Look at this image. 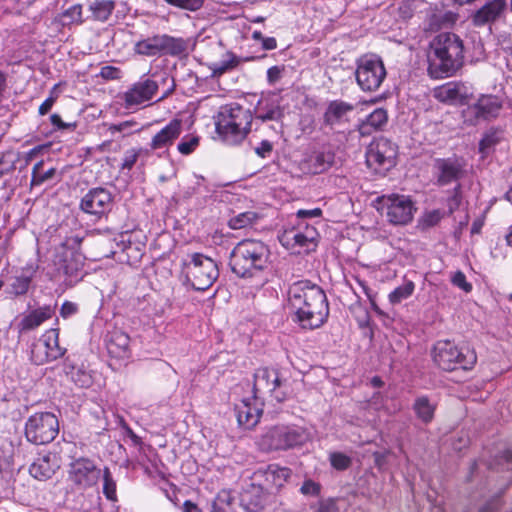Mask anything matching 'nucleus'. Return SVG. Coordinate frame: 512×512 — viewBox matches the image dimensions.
I'll list each match as a JSON object with an SVG mask.
<instances>
[{
  "label": "nucleus",
  "mask_w": 512,
  "mask_h": 512,
  "mask_svg": "<svg viewBox=\"0 0 512 512\" xmlns=\"http://www.w3.org/2000/svg\"><path fill=\"white\" fill-rule=\"evenodd\" d=\"M288 304L294 311V321L303 329H317L328 319L327 296L320 286L309 280H299L290 285Z\"/></svg>",
  "instance_id": "f257e3e1"
},
{
  "label": "nucleus",
  "mask_w": 512,
  "mask_h": 512,
  "mask_svg": "<svg viewBox=\"0 0 512 512\" xmlns=\"http://www.w3.org/2000/svg\"><path fill=\"white\" fill-rule=\"evenodd\" d=\"M428 63V73L433 78L449 77L455 74L464 63L462 39L452 32L436 35L430 43Z\"/></svg>",
  "instance_id": "f03ea898"
},
{
  "label": "nucleus",
  "mask_w": 512,
  "mask_h": 512,
  "mask_svg": "<svg viewBox=\"0 0 512 512\" xmlns=\"http://www.w3.org/2000/svg\"><path fill=\"white\" fill-rule=\"evenodd\" d=\"M269 246L258 239H243L230 253L229 265L234 274L242 278H253L269 267Z\"/></svg>",
  "instance_id": "7ed1b4c3"
},
{
  "label": "nucleus",
  "mask_w": 512,
  "mask_h": 512,
  "mask_svg": "<svg viewBox=\"0 0 512 512\" xmlns=\"http://www.w3.org/2000/svg\"><path fill=\"white\" fill-rule=\"evenodd\" d=\"M215 119V130L221 141L229 146L241 144L251 131L253 115L238 103H229L219 108Z\"/></svg>",
  "instance_id": "20e7f679"
},
{
  "label": "nucleus",
  "mask_w": 512,
  "mask_h": 512,
  "mask_svg": "<svg viewBox=\"0 0 512 512\" xmlns=\"http://www.w3.org/2000/svg\"><path fill=\"white\" fill-rule=\"evenodd\" d=\"M219 276L217 263L203 253H188L181 258L180 280L197 291L210 288Z\"/></svg>",
  "instance_id": "39448f33"
},
{
  "label": "nucleus",
  "mask_w": 512,
  "mask_h": 512,
  "mask_svg": "<svg viewBox=\"0 0 512 512\" xmlns=\"http://www.w3.org/2000/svg\"><path fill=\"white\" fill-rule=\"evenodd\" d=\"M305 428L294 424H278L267 429L258 439L262 451H285L304 445L308 440Z\"/></svg>",
  "instance_id": "423d86ee"
},
{
  "label": "nucleus",
  "mask_w": 512,
  "mask_h": 512,
  "mask_svg": "<svg viewBox=\"0 0 512 512\" xmlns=\"http://www.w3.org/2000/svg\"><path fill=\"white\" fill-rule=\"evenodd\" d=\"M376 210L393 225H407L417 211L414 201L408 195L385 194L374 200Z\"/></svg>",
  "instance_id": "0eeeda50"
},
{
  "label": "nucleus",
  "mask_w": 512,
  "mask_h": 512,
  "mask_svg": "<svg viewBox=\"0 0 512 512\" xmlns=\"http://www.w3.org/2000/svg\"><path fill=\"white\" fill-rule=\"evenodd\" d=\"M432 357L435 364L446 371L458 368L471 369L477 361L476 353L469 348H458L449 340L438 341L433 348Z\"/></svg>",
  "instance_id": "6e6552de"
},
{
  "label": "nucleus",
  "mask_w": 512,
  "mask_h": 512,
  "mask_svg": "<svg viewBox=\"0 0 512 512\" xmlns=\"http://www.w3.org/2000/svg\"><path fill=\"white\" fill-rule=\"evenodd\" d=\"M387 76L382 59L374 54H367L356 61L355 78L363 92H375Z\"/></svg>",
  "instance_id": "1a4fd4ad"
},
{
  "label": "nucleus",
  "mask_w": 512,
  "mask_h": 512,
  "mask_svg": "<svg viewBox=\"0 0 512 512\" xmlns=\"http://www.w3.org/2000/svg\"><path fill=\"white\" fill-rule=\"evenodd\" d=\"M59 433V422L51 412H36L25 423V437L35 445L52 442Z\"/></svg>",
  "instance_id": "9d476101"
},
{
  "label": "nucleus",
  "mask_w": 512,
  "mask_h": 512,
  "mask_svg": "<svg viewBox=\"0 0 512 512\" xmlns=\"http://www.w3.org/2000/svg\"><path fill=\"white\" fill-rule=\"evenodd\" d=\"M396 156V145L389 139L380 137L369 144L366 151V163L375 172L382 173L395 165Z\"/></svg>",
  "instance_id": "9b49d317"
},
{
  "label": "nucleus",
  "mask_w": 512,
  "mask_h": 512,
  "mask_svg": "<svg viewBox=\"0 0 512 512\" xmlns=\"http://www.w3.org/2000/svg\"><path fill=\"white\" fill-rule=\"evenodd\" d=\"M502 108L503 101L500 97L492 94H482L475 103L468 105L463 110V117L466 122L476 125L482 121L497 118Z\"/></svg>",
  "instance_id": "f8f14e48"
},
{
  "label": "nucleus",
  "mask_w": 512,
  "mask_h": 512,
  "mask_svg": "<svg viewBox=\"0 0 512 512\" xmlns=\"http://www.w3.org/2000/svg\"><path fill=\"white\" fill-rule=\"evenodd\" d=\"M65 349L59 345V330H47L31 348V360L36 365H43L62 357Z\"/></svg>",
  "instance_id": "ddd939ff"
},
{
  "label": "nucleus",
  "mask_w": 512,
  "mask_h": 512,
  "mask_svg": "<svg viewBox=\"0 0 512 512\" xmlns=\"http://www.w3.org/2000/svg\"><path fill=\"white\" fill-rule=\"evenodd\" d=\"M82 239L78 236L67 237L58 254L59 269L67 276L76 277L84 267L85 257L80 251Z\"/></svg>",
  "instance_id": "4468645a"
},
{
  "label": "nucleus",
  "mask_w": 512,
  "mask_h": 512,
  "mask_svg": "<svg viewBox=\"0 0 512 512\" xmlns=\"http://www.w3.org/2000/svg\"><path fill=\"white\" fill-rule=\"evenodd\" d=\"M317 231L314 227L305 225L285 230L279 237L281 244L292 253L308 252L316 246Z\"/></svg>",
  "instance_id": "2eb2a0df"
},
{
  "label": "nucleus",
  "mask_w": 512,
  "mask_h": 512,
  "mask_svg": "<svg viewBox=\"0 0 512 512\" xmlns=\"http://www.w3.org/2000/svg\"><path fill=\"white\" fill-rule=\"evenodd\" d=\"M281 386L279 373L276 369L261 367L254 373L253 393L262 400L266 395H270L277 401H282L285 395L278 389Z\"/></svg>",
  "instance_id": "dca6fc26"
},
{
  "label": "nucleus",
  "mask_w": 512,
  "mask_h": 512,
  "mask_svg": "<svg viewBox=\"0 0 512 512\" xmlns=\"http://www.w3.org/2000/svg\"><path fill=\"white\" fill-rule=\"evenodd\" d=\"M158 91L156 81L142 76L139 81L132 84L122 95L124 106L127 109L145 105L151 101Z\"/></svg>",
  "instance_id": "f3484780"
},
{
  "label": "nucleus",
  "mask_w": 512,
  "mask_h": 512,
  "mask_svg": "<svg viewBox=\"0 0 512 512\" xmlns=\"http://www.w3.org/2000/svg\"><path fill=\"white\" fill-rule=\"evenodd\" d=\"M183 130V122L181 119L174 118L170 120L164 127L156 132L148 146L149 151L157 152L159 155L168 152L175 141L180 137Z\"/></svg>",
  "instance_id": "a211bd4d"
},
{
  "label": "nucleus",
  "mask_w": 512,
  "mask_h": 512,
  "mask_svg": "<svg viewBox=\"0 0 512 512\" xmlns=\"http://www.w3.org/2000/svg\"><path fill=\"white\" fill-rule=\"evenodd\" d=\"M111 193L101 187L90 189L81 199L80 208L83 212L102 216L112 208Z\"/></svg>",
  "instance_id": "6ab92c4d"
},
{
  "label": "nucleus",
  "mask_w": 512,
  "mask_h": 512,
  "mask_svg": "<svg viewBox=\"0 0 512 512\" xmlns=\"http://www.w3.org/2000/svg\"><path fill=\"white\" fill-rule=\"evenodd\" d=\"M69 476L73 480H109V472L103 470L93 460L77 458L70 463Z\"/></svg>",
  "instance_id": "aec40b11"
},
{
  "label": "nucleus",
  "mask_w": 512,
  "mask_h": 512,
  "mask_svg": "<svg viewBox=\"0 0 512 512\" xmlns=\"http://www.w3.org/2000/svg\"><path fill=\"white\" fill-rule=\"evenodd\" d=\"M238 424L246 429L255 427L263 412V401L258 396L244 398L235 407Z\"/></svg>",
  "instance_id": "412c9836"
},
{
  "label": "nucleus",
  "mask_w": 512,
  "mask_h": 512,
  "mask_svg": "<svg viewBox=\"0 0 512 512\" xmlns=\"http://www.w3.org/2000/svg\"><path fill=\"white\" fill-rule=\"evenodd\" d=\"M506 0H487L483 6L471 15L472 24L482 27L496 22L506 11Z\"/></svg>",
  "instance_id": "4be33fe9"
},
{
  "label": "nucleus",
  "mask_w": 512,
  "mask_h": 512,
  "mask_svg": "<svg viewBox=\"0 0 512 512\" xmlns=\"http://www.w3.org/2000/svg\"><path fill=\"white\" fill-rule=\"evenodd\" d=\"M106 349L110 357L125 360L131 355L130 337L121 330H112L105 337Z\"/></svg>",
  "instance_id": "5701e85b"
},
{
  "label": "nucleus",
  "mask_w": 512,
  "mask_h": 512,
  "mask_svg": "<svg viewBox=\"0 0 512 512\" xmlns=\"http://www.w3.org/2000/svg\"><path fill=\"white\" fill-rule=\"evenodd\" d=\"M55 307L56 306L52 305H44L24 315L16 324L18 332L22 334L41 326L55 314Z\"/></svg>",
  "instance_id": "b1692460"
},
{
  "label": "nucleus",
  "mask_w": 512,
  "mask_h": 512,
  "mask_svg": "<svg viewBox=\"0 0 512 512\" xmlns=\"http://www.w3.org/2000/svg\"><path fill=\"white\" fill-rule=\"evenodd\" d=\"M434 97L443 103H465L468 99L467 87L458 82H447L433 91Z\"/></svg>",
  "instance_id": "393cba45"
},
{
  "label": "nucleus",
  "mask_w": 512,
  "mask_h": 512,
  "mask_svg": "<svg viewBox=\"0 0 512 512\" xmlns=\"http://www.w3.org/2000/svg\"><path fill=\"white\" fill-rule=\"evenodd\" d=\"M483 467L494 471H510L512 470V449H505L499 452L490 462L480 459L473 465V471H481ZM478 472H473V477H478Z\"/></svg>",
  "instance_id": "a878e982"
},
{
  "label": "nucleus",
  "mask_w": 512,
  "mask_h": 512,
  "mask_svg": "<svg viewBox=\"0 0 512 512\" xmlns=\"http://www.w3.org/2000/svg\"><path fill=\"white\" fill-rule=\"evenodd\" d=\"M435 167L438 171L437 181L441 185H446L457 180L462 172V165L457 159H437Z\"/></svg>",
  "instance_id": "bb28decb"
},
{
  "label": "nucleus",
  "mask_w": 512,
  "mask_h": 512,
  "mask_svg": "<svg viewBox=\"0 0 512 512\" xmlns=\"http://www.w3.org/2000/svg\"><path fill=\"white\" fill-rule=\"evenodd\" d=\"M387 122V111L384 108H377L360 123L359 132L362 136L371 135L373 132L382 130Z\"/></svg>",
  "instance_id": "cd10ccee"
},
{
  "label": "nucleus",
  "mask_w": 512,
  "mask_h": 512,
  "mask_svg": "<svg viewBox=\"0 0 512 512\" xmlns=\"http://www.w3.org/2000/svg\"><path fill=\"white\" fill-rule=\"evenodd\" d=\"M334 162L331 151H316L304 163V168L311 174H320L327 171Z\"/></svg>",
  "instance_id": "c85d7f7f"
},
{
  "label": "nucleus",
  "mask_w": 512,
  "mask_h": 512,
  "mask_svg": "<svg viewBox=\"0 0 512 512\" xmlns=\"http://www.w3.org/2000/svg\"><path fill=\"white\" fill-rule=\"evenodd\" d=\"M58 465L55 461L51 460L49 455L37 458L29 467V473L35 480H48L50 479Z\"/></svg>",
  "instance_id": "c756f323"
},
{
  "label": "nucleus",
  "mask_w": 512,
  "mask_h": 512,
  "mask_svg": "<svg viewBox=\"0 0 512 512\" xmlns=\"http://www.w3.org/2000/svg\"><path fill=\"white\" fill-rule=\"evenodd\" d=\"M354 106L342 100L331 101L324 114V121L328 125H335L342 122L348 113L352 112Z\"/></svg>",
  "instance_id": "7c9ffc66"
},
{
  "label": "nucleus",
  "mask_w": 512,
  "mask_h": 512,
  "mask_svg": "<svg viewBox=\"0 0 512 512\" xmlns=\"http://www.w3.org/2000/svg\"><path fill=\"white\" fill-rule=\"evenodd\" d=\"M36 273L34 265H26L22 268L21 274L15 276L10 284L9 293L14 296H21L28 292L32 279Z\"/></svg>",
  "instance_id": "2f4dec72"
},
{
  "label": "nucleus",
  "mask_w": 512,
  "mask_h": 512,
  "mask_svg": "<svg viewBox=\"0 0 512 512\" xmlns=\"http://www.w3.org/2000/svg\"><path fill=\"white\" fill-rule=\"evenodd\" d=\"M292 476V471L286 466L277 463L259 467L253 474L254 478L264 480H287Z\"/></svg>",
  "instance_id": "473e14b6"
},
{
  "label": "nucleus",
  "mask_w": 512,
  "mask_h": 512,
  "mask_svg": "<svg viewBox=\"0 0 512 512\" xmlns=\"http://www.w3.org/2000/svg\"><path fill=\"white\" fill-rule=\"evenodd\" d=\"M116 7L114 0H94L89 4V11L92 19L99 22H106Z\"/></svg>",
  "instance_id": "72a5a7b5"
},
{
  "label": "nucleus",
  "mask_w": 512,
  "mask_h": 512,
  "mask_svg": "<svg viewBox=\"0 0 512 512\" xmlns=\"http://www.w3.org/2000/svg\"><path fill=\"white\" fill-rule=\"evenodd\" d=\"M283 112L278 103L262 98L257 106V118L261 121H277L281 119Z\"/></svg>",
  "instance_id": "f704fd0d"
},
{
  "label": "nucleus",
  "mask_w": 512,
  "mask_h": 512,
  "mask_svg": "<svg viewBox=\"0 0 512 512\" xmlns=\"http://www.w3.org/2000/svg\"><path fill=\"white\" fill-rule=\"evenodd\" d=\"M413 410L421 422L428 424L434 418L436 405L427 396H419L414 401Z\"/></svg>",
  "instance_id": "c9c22d12"
},
{
  "label": "nucleus",
  "mask_w": 512,
  "mask_h": 512,
  "mask_svg": "<svg viewBox=\"0 0 512 512\" xmlns=\"http://www.w3.org/2000/svg\"><path fill=\"white\" fill-rule=\"evenodd\" d=\"M134 51L136 54L148 57L161 54V35H154L137 41L134 45Z\"/></svg>",
  "instance_id": "e433bc0d"
},
{
  "label": "nucleus",
  "mask_w": 512,
  "mask_h": 512,
  "mask_svg": "<svg viewBox=\"0 0 512 512\" xmlns=\"http://www.w3.org/2000/svg\"><path fill=\"white\" fill-rule=\"evenodd\" d=\"M186 48V41L182 38H175L166 34L161 35V54L177 56L184 53Z\"/></svg>",
  "instance_id": "4c0bfd02"
},
{
  "label": "nucleus",
  "mask_w": 512,
  "mask_h": 512,
  "mask_svg": "<svg viewBox=\"0 0 512 512\" xmlns=\"http://www.w3.org/2000/svg\"><path fill=\"white\" fill-rule=\"evenodd\" d=\"M103 126L113 139H121L131 135L137 123L133 120H126L115 124H103Z\"/></svg>",
  "instance_id": "58836bf2"
},
{
  "label": "nucleus",
  "mask_w": 512,
  "mask_h": 512,
  "mask_svg": "<svg viewBox=\"0 0 512 512\" xmlns=\"http://www.w3.org/2000/svg\"><path fill=\"white\" fill-rule=\"evenodd\" d=\"M200 139L196 133L184 135L177 144V151L184 156L192 154L199 147Z\"/></svg>",
  "instance_id": "ea45409f"
},
{
  "label": "nucleus",
  "mask_w": 512,
  "mask_h": 512,
  "mask_svg": "<svg viewBox=\"0 0 512 512\" xmlns=\"http://www.w3.org/2000/svg\"><path fill=\"white\" fill-rule=\"evenodd\" d=\"M415 290V284L407 280L402 285L396 287L390 292L388 298L391 304H399L403 300L409 298Z\"/></svg>",
  "instance_id": "a19ab883"
},
{
  "label": "nucleus",
  "mask_w": 512,
  "mask_h": 512,
  "mask_svg": "<svg viewBox=\"0 0 512 512\" xmlns=\"http://www.w3.org/2000/svg\"><path fill=\"white\" fill-rule=\"evenodd\" d=\"M68 375L71 381L80 388H88L93 383V378L90 372L81 367H72Z\"/></svg>",
  "instance_id": "79ce46f5"
},
{
  "label": "nucleus",
  "mask_w": 512,
  "mask_h": 512,
  "mask_svg": "<svg viewBox=\"0 0 512 512\" xmlns=\"http://www.w3.org/2000/svg\"><path fill=\"white\" fill-rule=\"evenodd\" d=\"M234 499L235 498L230 491H220L213 502V512H231V506Z\"/></svg>",
  "instance_id": "37998d69"
},
{
  "label": "nucleus",
  "mask_w": 512,
  "mask_h": 512,
  "mask_svg": "<svg viewBox=\"0 0 512 512\" xmlns=\"http://www.w3.org/2000/svg\"><path fill=\"white\" fill-rule=\"evenodd\" d=\"M257 218V213L253 211L242 212L229 220V226L234 230L242 229L253 224Z\"/></svg>",
  "instance_id": "c03bdc74"
},
{
  "label": "nucleus",
  "mask_w": 512,
  "mask_h": 512,
  "mask_svg": "<svg viewBox=\"0 0 512 512\" xmlns=\"http://www.w3.org/2000/svg\"><path fill=\"white\" fill-rule=\"evenodd\" d=\"M61 21L63 25L82 24V6L80 4H75L66 9L61 14Z\"/></svg>",
  "instance_id": "a18cd8bd"
},
{
  "label": "nucleus",
  "mask_w": 512,
  "mask_h": 512,
  "mask_svg": "<svg viewBox=\"0 0 512 512\" xmlns=\"http://www.w3.org/2000/svg\"><path fill=\"white\" fill-rule=\"evenodd\" d=\"M43 166V161L37 162L32 169L31 185L39 186L47 180L54 177L56 173L55 168H50L44 173H40V169Z\"/></svg>",
  "instance_id": "49530a36"
},
{
  "label": "nucleus",
  "mask_w": 512,
  "mask_h": 512,
  "mask_svg": "<svg viewBox=\"0 0 512 512\" xmlns=\"http://www.w3.org/2000/svg\"><path fill=\"white\" fill-rule=\"evenodd\" d=\"M142 154H146V155L149 154V150L143 149V148H138V149L132 148V149L127 150L122 159L121 170L130 171L134 167L138 158Z\"/></svg>",
  "instance_id": "de8ad7c7"
},
{
  "label": "nucleus",
  "mask_w": 512,
  "mask_h": 512,
  "mask_svg": "<svg viewBox=\"0 0 512 512\" xmlns=\"http://www.w3.org/2000/svg\"><path fill=\"white\" fill-rule=\"evenodd\" d=\"M238 64L239 60L236 55L231 52H227L222 60L214 64L213 72L214 74L221 75L226 71L235 68Z\"/></svg>",
  "instance_id": "09e8293b"
},
{
  "label": "nucleus",
  "mask_w": 512,
  "mask_h": 512,
  "mask_svg": "<svg viewBox=\"0 0 512 512\" xmlns=\"http://www.w3.org/2000/svg\"><path fill=\"white\" fill-rule=\"evenodd\" d=\"M445 216V211H442L440 209H433L430 211H426L423 214L421 222L425 227H433L437 225Z\"/></svg>",
  "instance_id": "8fccbe9b"
},
{
  "label": "nucleus",
  "mask_w": 512,
  "mask_h": 512,
  "mask_svg": "<svg viewBox=\"0 0 512 512\" xmlns=\"http://www.w3.org/2000/svg\"><path fill=\"white\" fill-rule=\"evenodd\" d=\"M330 463L337 470H345L351 465V458L341 452H333L329 456Z\"/></svg>",
  "instance_id": "3c124183"
},
{
  "label": "nucleus",
  "mask_w": 512,
  "mask_h": 512,
  "mask_svg": "<svg viewBox=\"0 0 512 512\" xmlns=\"http://www.w3.org/2000/svg\"><path fill=\"white\" fill-rule=\"evenodd\" d=\"M462 201V196L460 192V185H457L452 194L446 199L447 211H445L446 215H451L454 213L460 206Z\"/></svg>",
  "instance_id": "603ef678"
},
{
  "label": "nucleus",
  "mask_w": 512,
  "mask_h": 512,
  "mask_svg": "<svg viewBox=\"0 0 512 512\" xmlns=\"http://www.w3.org/2000/svg\"><path fill=\"white\" fill-rule=\"evenodd\" d=\"M168 4L189 11H197L199 10L203 4L204 0H164Z\"/></svg>",
  "instance_id": "864d4df0"
},
{
  "label": "nucleus",
  "mask_w": 512,
  "mask_h": 512,
  "mask_svg": "<svg viewBox=\"0 0 512 512\" xmlns=\"http://www.w3.org/2000/svg\"><path fill=\"white\" fill-rule=\"evenodd\" d=\"M451 282L454 286L462 289L464 292H470L472 290L471 283L467 282L466 276L462 271H456L452 278Z\"/></svg>",
  "instance_id": "5fc2aeb1"
},
{
  "label": "nucleus",
  "mask_w": 512,
  "mask_h": 512,
  "mask_svg": "<svg viewBox=\"0 0 512 512\" xmlns=\"http://www.w3.org/2000/svg\"><path fill=\"white\" fill-rule=\"evenodd\" d=\"M51 124L54 126L55 130H70L74 131L77 127L76 122H64L60 115L52 114L50 116Z\"/></svg>",
  "instance_id": "6e6d98bb"
},
{
  "label": "nucleus",
  "mask_w": 512,
  "mask_h": 512,
  "mask_svg": "<svg viewBox=\"0 0 512 512\" xmlns=\"http://www.w3.org/2000/svg\"><path fill=\"white\" fill-rule=\"evenodd\" d=\"M58 85H55L52 91L50 92V96L43 101V103L39 106L38 112L41 116L46 115L54 103L57 100L58 95L54 92Z\"/></svg>",
  "instance_id": "4d7b16f0"
},
{
  "label": "nucleus",
  "mask_w": 512,
  "mask_h": 512,
  "mask_svg": "<svg viewBox=\"0 0 512 512\" xmlns=\"http://www.w3.org/2000/svg\"><path fill=\"white\" fill-rule=\"evenodd\" d=\"M78 312V305L71 301H64L60 308V316L67 319Z\"/></svg>",
  "instance_id": "13d9d810"
},
{
  "label": "nucleus",
  "mask_w": 512,
  "mask_h": 512,
  "mask_svg": "<svg viewBox=\"0 0 512 512\" xmlns=\"http://www.w3.org/2000/svg\"><path fill=\"white\" fill-rule=\"evenodd\" d=\"M120 74V69L114 66H104L100 70V76L108 80L118 79Z\"/></svg>",
  "instance_id": "bf43d9fd"
},
{
  "label": "nucleus",
  "mask_w": 512,
  "mask_h": 512,
  "mask_svg": "<svg viewBox=\"0 0 512 512\" xmlns=\"http://www.w3.org/2000/svg\"><path fill=\"white\" fill-rule=\"evenodd\" d=\"M498 141V135L497 132H491L487 133L483 139L480 141V150L485 151L486 149L490 148L491 146L495 145Z\"/></svg>",
  "instance_id": "052dcab7"
},
{
  "label": "nucleus",
  "mask_w": 512,
  "mask_h": 512,
  "mask_svg": "<svg viewBox=\"0 0 512 512\" xmlns=\"http://www.w3.org/2000/svg\"><path fill=\"white\" fill-rule=\"evenodd\" d=\"M339 509L336 505V501L333 498L321 501L319 507L315 512H338Z\"/></svg>",
  "instance_id": "680f3d73"
},
{
  "label": "nucleus",
  "mask_w": 512,
  "mask_h": 512,
  "mask_svg": "<svg viewBox=\"0 0 512 512\" xmlns=\"http://www.w3.org/2000/svg\"><path fill=\"white\" fill-rule=\"evenodd\" d=\"M321 486L319 482H303L300 491L304 495H317L320 492Z\"/></svg>",
  "instance_id": "e2e57ef3"
},
{
  "label": "nucleus",
  "mask_w": 512,
  "mask_h": 512,
  "mask_svg": "<svg viewBox=\"0 0 512 512\" xmlns=\"http://www.w3.org/2000/svg\"><path fill=\"white\" fill-rule=\"evenodd\" d=\"M103 493L108 500L112 502L117 501L116 482H104Z\"/></svg>",
  "instance_id": "0e129e2a"
},
{
  "label": "nucleus",
  "mask_w": 512,
  "mask_h": 512,
  "mask_svg": "<svg viewBox=\"0 0 512 512\" xmlns=\"http://www.w3.org/2000/svg\"><path fill=\"white\" fill-rule=\"evenodd\" d=\"M298 218H317L322 215V210L320 208L314 209H300L296 213Z\"/></svg>",
  "instance_id": "69168bd1"
},
{
  "label": "nucleus",
  "mask_w": 512,
  "mask_h": 512,
  "mask_svg": "<svg viewBox=\"0 0 512 512\" xmlns=\"http://www.w3.org/2000/svg\"><path fill=\"white\" fill-rule=\"evenodd\" d=\"M272 144L268 140L261 141L260 145L255 149L258 156L266 158L272 151Z\"/></svg>",
  "instance_id": "338daca9"
},
{
  "label": "nucleus",
  "mask_w": 512,
  "mask_h": 512,
  "mask_svg": "<svg viewBox=\"0 0 512 512\" xmlns=\"http://www.w3.org/2000/svg\"><path fill=\"white\" fill-rule=\"evenodd\" d=\"M368 405L373 407L375 410H380L384 405V396L380 393H374L369 399Z\"/></svg>",
  "instance_id": "774afa93"
}]
</instances>
